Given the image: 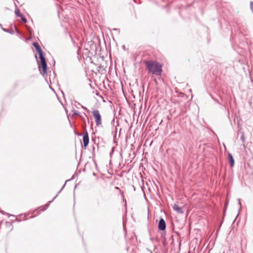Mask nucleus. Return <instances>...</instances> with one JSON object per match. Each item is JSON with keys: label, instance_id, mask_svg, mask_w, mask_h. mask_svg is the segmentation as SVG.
<instances>
[{"label": "nucleus", "instance_id": "1", "mask_svg": "<svg viewBox=\"0 0 253 253\" xmlns=\"http://www.w3.org/2000/svg\"><path fill=\"white\" fill-rule=\"evenodd\" d=\"M144 63L149 73L158 76L161 75L162 67L159 63L153 60L145 61Z\"/></svg>", "mask_w": 253, "mask_h": 253}, {"label": "nucleus", "instance_id": "2", "mask_svg": "<svg viewBox=\"0 0 253 253\" xmlns=\"http://www.w3.org/2000/svg\"><path fill=\"white\" fill-rule=\"evenodd\" d=\"M65 111L69 123L71 126H72L74 123L75 120L81 116V113L78 111L75 110L74 108H72V109L69 113H68L66 109H65Z\"/></svg>", "mask_w": 253, "mask_h": 253}, {"label": "nucleus", "instance_id": "3", "mask_svg": "<svg viewBox=\"0 0 253 253\" xmlns=\"http://www.w3.org/2000/svg\"><path fill=\"white\" fill-rule=\"evenodd\" d=\"M41 66H39V70L40 73L45 78V81L47 82V80L45 77L47 73V64L46 61L41 62Z\"/></svg>", "mask_w": 253, "mask_h": 253}, {"label": "nucleus", "instance_id": "4", "mask_svg": "<svg viewBox=\"0 0 253 253\" xmlns=\"http://www.w3.org/2000/svg\"><path fill=\"white\" fill-rule=\"evenodd\" d=\"M92 115L95 120L96 126H100L102 124L101 116L98 110L92 111Z\"/></svg>", "mask_w": 253, "mask_h": 253}, {"label": "nucleus", "instance_id": "5", "mask_svg": "<svg viewBox=\"0 0 253 253\" xmlns=\"http://www.w3.org/2000/svg\"><path fill=\"white\" fill-rule=\"evenodd\" d=\"M245 132L244 130L243 129V128L242 127H241L240 128V129L238 130V137H240V139L242 140V141L243 142L242 145H243V146L244 149L246 148L245 144V139H246L245 136Z\"/></svg>", "mask_w": 253, "mask_h": 253}, {"label": "nucleus", "instance_id": "6", "mask_svg": "<svg viewBox=\"0 0 253 253\" xmlns=\"http://www.w3.org/2000/svg\"><path fill=\"white\" fill-rule=\"evenodd\" d=\"M69 180H67L66 181L65 183H64V184L63 185V187H62V188L60 189V190L58 192V194L53 198V199L51 200V201H50L48 202V203L46 205H45L44 206H42L39 209H40V211H44L49 206V204L50 203H51L53 200L57 197L58 196V194L62 191V190L63 189V188L64 187L65 184H66V183L67 182V181H69Z\"/></svg>", "mask_w": 253, "mask_h": 253}, {"label": "nucleus", "instance_id": "7", "mask_svg": "<svg viewBox=\"0 0 253 253\" xmlns=\"http://www.w3.org/2000/svg\"><path fill=\"white\" fill-rule=\"evenodd\" d=\"M83 147L86 148L89 143V137L87 132L86 131L84 132L83 136Z\"/></svg>", "mask_w": 253, "mask_h": 253}, {"label": "nucleus", "instance_id": "8", "mask_svg": "<svg viewBox=\"0 0 253 253\" xmlns=\"http://www.w3.org/2000/svg\"><path fill=\"white\" fill-rule=\"evenodd\" d=\"M166 228V223L165 220L163 218H161L158 223V229L160 230H165Z\"/></svg>", "mask_w": 253, "mask_h": 253}, {"label": "nucleus", "instance_id": "9", "mask_svg": "<svg viewBox=\"0 0 253 253\" xmlns=\"http://www.w3.org/2000/svg\"><path fill=\"white\" fill-rule=\"evenodd\" d=\"M173 210L176 211L177 213L182 214L183 213V211L182 208L180 207L178 205L175 204L173 206Z\"/></svg>", "mask_w": 253, "mask_h": 253}, {"label": "nucleus", "instance_id": "10", "mask_svg": "<svg viewBox=\"0 0 253 253\" xmlns=\"http://www.w3.org/2000/svg\"><path fill=\"white\" fill-rule=\"evenodd\" d=\"M228 161L230 163L231 167H233L234 166V160L232 155L231 153H228Z\"/></svg>", "mask_w": 253, "mask_h": 253}, {"label": "nucleus", "instance_id": "11", "mask_svg": "<svg viewBox=\"0 0 253 253\" xmlns=\"http://www.w3.org/2000/svg\"><path fill=\"white\" fill-rule=\"evenodd\" d=\"M33 45L35 47L38 53L42 51L38 42H34L33 43Z\"/></svg>", "mask_w": 253, "mask_h": 253}, {"label": "nucleus", "instance_id": "12", "mask_svg": "<svg viewBox=\"0 0 253 253\" xmlns=\"http://www.w3.org/2000/svg\"><path fill=\"white\" fill-rule=\"evenodd\" d=\"M39 58L41 60V62L46 61L45 58L44 56L43 52L42 51L38 52Z\"/></svg>", "mask_w": 253, "mask_h": 253}, {"label": "nucleus", "instance_id": "13", "mask_svg": "<svg viewBox=\"0 0 253 253\" xmlns=\"http://www.w3.org/2000/svg\"><path fill=\"white\" fill-rule=\"evenodd\" d=\"M1 28L2 30H3V31H4V32L8 33L10 34H14V31L12 29L9 30V29H5V28H2V26L1 27Z\"/></svg>", "mask_w": 253, "mask_h": 253}, {"label": "nucleus", "instance_id": "14", "mask_svg": "<svg viewBox=\"0 0 253 253\" xmlns=\"http://www.w3.org/2000/svg\"><path fill=\"white\" fill-rule=\"evenodd\" d=\"M111 125L113 126H119V123L118 122V121H115L114 118H113L111 121Z\"/></svg>", "mask_w": 253, "mask_h": 253}, {"label": "nucleus", "instance_id": "15", "mask_svg": "<svg viewBox=\"0 0 253 253\" xmlns=\"http://www.w3.org/2000/svg\"><path fill=\"white\" fill-rule=\"evenodd\" d=\"M15 15H16V16L17 17H20V16H22V15L20 12V10L18 8H16L15 10Z\"/></svg>", "mask_w": 253, "mask_h": 253}, {"label": "nucleus", "instance_id": "16", "mask_svg": "<svg viewBox=\"0 0 253 253\" xmlns=\"http://www.w3.org/2000/svg\"><path fill=\"white\" fill-rule=\"evenodd\" d=\"M21 18V20L25 23H26L27 21V19L24 17L23 16V15H22V16H20Z\"/></svg>", "mask_w": 253, "mask_h": 253}, {"label": "nucleus", "instance_id": "17", "mask_svg": "<svg viewBox=\"0 0 253 253\" xmlns=\"http://www.w3.org/2000/svg\"><path fill=\"white\" fill-rule=\"evenodd\" d=\"M0 212L3 214H6V215H8V216H14V215H11V214H9L7 213H6L5 212H4V211H0Z\"/></svg>", "mask_w": 253, "mask_h": 253}, {"label": "nucleus", "instance_id": "18", "mask_svg": "<svg viewBox=\"0 0 253 253\" xmlns=\"http://www.w3.org/2000/svg\"><path fill=\"white\" fill-rule=\"evenodd\" d=\"M238 205L239 206V208L240 209H241V200L240 199H238Z\"/></svg>", "mask_w": 253, "mask_h": 253}, {"label": "nucleus", "instance_id": "19", "mask_svg": "<svg viewBox=\"0 0 253 253\" xmlns=\"http://www.w3.org/2000/svg\"><path fill=\"white\" fill-rule=\"evenodd\" d=\"M15 30H16V32H17V33H19V31H18V30L17 29V28H16V27H15Z\"/></svg>", "mask_w": 253, "mask_h": 253}, {"label": "nucleus", "instance_id": "20", "mask_svg": "<svg viewBox=\"0 0 253 253\" xmlns=\"http://www.w3.org/2000/svg\"><path fill=\"white\" fill-rule=\"evenodd\" d=\"M124 201H125V203H126V200L124 199Z\"/></svg>", "mask_w": 253, "mask_h": 253}, {"label": "nucleus", "instance_id": "21", "mask_svg": "<svg viewBox=\"0 0 253 253\" xmlns=\"http://www.w3.org/2000/svg\"><path fill=\"white\" fill-rule=\"evenodd\" d=\"M115 188H116V189H119V188L118 187H115Z\"/></svg>", "mask_w": 253, "mask_h": 253}, {"label": "nucleus", "instance_id": "22", "mask_svg": "<svg viewBox=\"0 0 253 253\" xmlns=\"http://www.w3.org/2000/svg\"><path fill=\"white\" fill-rule=\"evenodd\" d=\"M83 108H84V109H85V110H86V109H86V108H85V107H83Z\"/></svg>", "mask_w": 253, "mask_h": 253}, {"label": "nucleus", "instance_id": "23", "mask_svg": "<svg viewBox=\"0 0 253 253\" xmlns=\"http://www.w3.org/2000/svg\"><path fill=\"white\" fill-rule=\"evenodd\" d=\"M113 151H114V150H113V148H112V153H113Z\"/></svg>", "mask_w": 253, "mask_h": 253}, {"label": "nucleus", "instance_id": "24", "mask_svg": "<svg viewBox=\"0 0 253 253\" xmlns=\"http://www.w3.org/2000/svg\"><path fill=\"white\" fill-rule=\"evenodd\" d=\"M2 26V25L0 23V27H1Z\"/></svg>", "mask_w": 253, "mask_h": 253}, {"label": "nucleus", "instance_id": "25", "mask_svg": "<svg viewBox=\"0 0 253 253\" xmlns=\"http://www.w3.org/2000/svg\"><path fill=\"white\" fill-rule=\"evenodd\" d=\"M122 196L124 197V195H123V193H122Z\"/></svg>", "mask_w": 253, "mask_h": 253}, {"label": "nucleus", "instance_id": "26", "mask_svg": "<svg viewBox=\"0 0 253 253\" xmlns=\"http://www.w3.org/2000/svg\"><path fill=\"white\" fill-rule=\"evenodd\" d=\"M227 204H228V202H227L226 203V205H225V206H226V205H227Z\"/></svg>", "mask_w": 253, "mask_h": 253}, {"label": "nucleus", "instance_id": "27", "mask_svg": "<svg viewBox=\"0 0 253 253\" xmlns=\"http://www.w3.org/2000/svg\"><path fill=\"white\" fill-rule=\"evenodd\" d=\"M151 253H152V252H151Z\"/></svg>", "mask_w": 253, "mask_h": 253}]
</instances>
